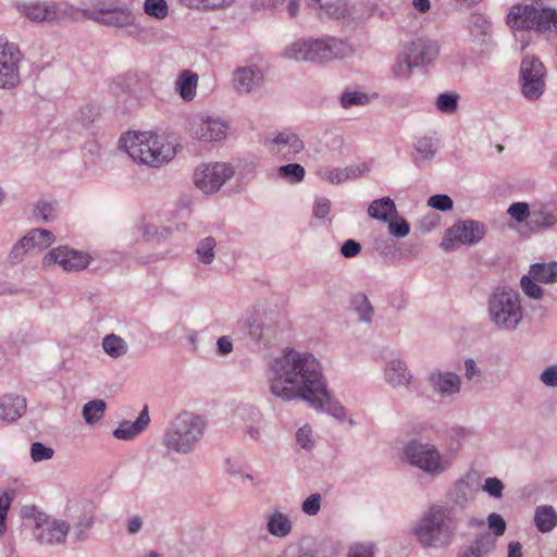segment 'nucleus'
I'll return each mask as SVG.
<instances>
[{
    "instance_id": "c756f323",
    "label": "nucleus",
    "mask_w": 557,
    "mask_h": 557,
    "mask_svg": "<svg viewBox=\"0 0 557 557\" xmlns=\"http://www.w3.org/2000/svg\"><path fill=\"white\" fill-rule=\"evenodd\" d=\"M197 85V73L190 70H184L180 73L175 81V91L183 100L191 101L196 97Z\"/></svg>"
},
{
    "instance_id": "8fccbe9b",
    "label": "nucleus",
    "mask_w": 557,
    "mask_h": 557,
    "mask_svg": "<svg viewBox=\"0 0 557 557\" xmlns=\"http://www.w3.org/2000/svg\"><path fill=\"white\" fill-rule=\"evenodd\" d=\"M263 8H285L290 17L296 16L299 9V0H260Z\"/></svg>"
},
{
    "instance_id": "7c9ffc66",
    "label": "nucleus",
    "mask_w": 557,
    "mask_h": 557,
    "mask_svg": "<svg viewBox=\"0 0 557 557\" xmlns=\"http://www.w3.org/2000/svg\"><path fill=\"white\" fill-rule=\"evenodd\" d=\"M368 214L374 220L387 222L397 216V209L393 199L383 197L369 205Z\"/></svg>"
},
{
    "instance_id": "f3484780",
    "label": "nucleus",
    "mask_w": 557,
    "mask_h": 557,
    "mask_svg": "<svg viewBox=\"0 0 557 557\" xmlns=\"http://www.w3.org/2000/svg\"><path fill=\"white\" fill-rule=\"evenodd\" d=\"M228 128V123L219 116L197 115L188 122L189 135L203 143L223 140Z\"/></svg>"
},
{
    "instance_id": "f03ea898",
    "label": "nucleus",
    "mask_w": 557,
    "mask_h": 557,
    "mask_svg": "<svg viewBox=\"0 0 557 557\" xmlns=\"http://www.w3.org/2000/svg\"><path fill=\"white\" fill-rule=\"evenodd\" d=\"M461 522L449 503L432 504L420 517L412 533L423 548H446L453 544Z\"/></svg>"
},
{
    "instance_id": "603ef678",
    "label": "nucleus",
    "mask_w": 557,
    "mask_h": 557,
    "mask_svg": "<svg viewBox=\"0 0 557 557\" xmlns=\"http://www.w3.org/2000/svg\"><path fill=\"white\" fill-rule=\"evenodd\" d=\"M94 524V518L90 515H82L73 527V535L77 541L87 539V533Z\"/></svg>"
},
{
    "instance_id": "bb28decb",
    "label": "nucleus",
    "mask_w": 557,
    "mask_h": 557,
    "mask_svg": "<svg viewBox=\"0 0 557 557\" xmlns=\"http://www.w3.org/2000/svg\"><path fill=\"white\" fill-rule=\"evenodd\" d=\"M449 500L458 512L459 517H461L462 511L467 508L468 504L473 499L471 494L470 483L466 479H460L455 482L451 490L448 493Z\"/></svg>"
},
{
    "instance_id": "72a5a7b5",
    "label": "nucleus",
    "mask_w": 557,
    "mask_h": 557,
    "mask_svg": "<svg viewBox=\"0 0 557 557\" xmlns=\"http://www.w3.org/2000/svg\"><path fill=\"white\" fill-rule=\"evenodd\" d=\"M529 274L539 283H557V262L534 263L530 267Z\"/></svg>"
},
{
    "instance_id": "412c9836",
    "label": "nucleus",
    "mask_w": 557,
    "mask_h": 557,
    "mask_svg": "<svg viewBox=\"0 0 557 557\" xmlns=\"http://www.w3.org/2000/svg\"><path fill=\"white\" fill-rule=\"evenodd\" d=\"M70 532V524L64 520L45 518L39 520L34 530L36 540L41 544H63Z\"/></svg>"
},
{
    "instance_id": "6e6d98bb",
    "label": "nucleus",
    "mask_w": 557,
    "mask_h": 557,
    "mask_svg": "<svg viewBox=\"0 0 557 557\" xmlns=\"http://www.w3.org/2000/svg\"><path fill=\"white\" fill-rule=\"evenodd\" d=\"M318 175L331 184L338 185L347 181L341 168H324L318 171Z\"/></svg>"
},
{
    "instance_id": "ddd939ff",
    "label": "nucleus",
    "mask_w": 557,
    "mask_h": 557,
    "mask_svg": "<svg viewBox=\"0 0 557 557\" xmlns=\"http://www.w3.org/2000/svg\"><path fill=\"white\" fill-rule=\"evenodd\" d=\"M485 234L486 227L482 222L458 221L446 231L441 247L445 251H454L461 245L473 246L480 243Z\"/></svg>"
},
{
    "instance_id": "e2e57ef3",
    "label": "nucleus",
    "mask_w": 557,
    "mask_h": 557,
    "mask_svg": "<svg viewBox=\"0 0 557 557\" xmlns=\"http://www.w3.org/2000/svg\"><path fill=\"white\" fill-rule=\"evenodd\" d=\"M487 523L495 537L503 535L506 531V521L499 513H490L487 517Z\"/></svg>"
},
{
    "instance_id": "cd10ccee",
    "label": "nucleus",
    "mask_w": 557,
    "mask_h": 557,
    "mask_svg": "<svg viewBox=\"0 0 557 557\" xmlns=\"http://www.w3.org/2000/svg\"><path fill=\"white\" fill-rule=\"evenodd\" d=\"M438 143L440 141L437 138L431 136H423L418 138L413 144V163L419 166L423 161H431L436 154Z\"/></svg>"
},
{
    "instance_id": "58836bf2",
    "label": "nucleus",
    "mask_w": 557,
    "mask_h": 557,
    "mask_svg": "<svg viewBox=\"0 0 557 557\" xmlns=\"http://www.w3.org/2000/svg\"><path fill=\"white\" fill-rule=\"evenodd\" d=\"M216 240L212 236H208L199 240L196 247V255L199 262L211 264L215 258Z\"/></svg>"
},
{
    "instance_id": "49530a36",
    "label": "nucleus",
    "mask_w": 557,
    "mask_h": 557,
    "mask_svg": "<svg viewBox=\"0 0 557 557\" xmlns=\"http://www.w3.org/2000/svg\"><path fill=\"white\" fill-rule=\"evenodd\" d=\"M458 99V95L454 92L440 94L436 99V108L442 113L451 114L457 111Z\"/></svg>"
},
{
    "instance_id": "2eb2a0df",
    "label": "nucleus",
    "mask_w": 557,
    "mask_h": 557,
    "mask_svg": "<svg viewBox=\"0 0 557 557\" xmlns=\"http://www.w3.org/2000/svg\"><path fill=\"white\" fill-rule=\"evenodd\" d=\"M234 173V168L227 163L200 164L195 170L194 183L202 193L211 195L218 193Z\"/></svg>"
},
{
    "instance_id": "bf43d9fd",
    "label": "nucleus",
    "mask_w": 557,
    "mask_h": 557,
    "mask_svg": "<svg viewBox=\"0 0 557 557\" xmlns=\"http://www.w3.org/2000/svg\"><path fill=\"white\" fill-rule=\"evenodd\" d=\"M296 441L301 448L306 450L312 449L314 446V440L311 428L308 425L299 428L296 432Z\"/></svg>"
},
{
    "instance_id": "1a4fd4ad",
    "label": "nucleus",
    "mask_w": 557,
    "mask_h": 557,
    "mask_svg": "<svg viewBox=\"0 0 557 557\" xmlns=\"http://www.w3.org/2000/svg\"><path fill=\"white\" fill-rule=\"evenodd\" d=\"M507 24L516 30H557V11L552 8L515 5L507 15Z\"/></svg>"
},
{
    "instance_id": "5fc2aeb1",
    "label": "nucleus",
    "mask_w": 557,
    "mask_h": 557,
    "mask_svg": "<svg viewBox=\"0 0 557 557\" xmlns=\"http://www.w3.org/2000/svg\"><path fill=\"white\" fill-rule=\"evenodd\" d=\"M13 497L9 492H0V536L7 531V517Z\"/></svg>"
},
{
    "instance_id": "4468645a",
    "label": "nucleus",
    "mask_w": 557,
    "mask_h": 557,
    "mask_svg": "<svg viewBox=\"0 0 557 557\" xmlns=\"http://www.w3.org/2000/svg\"><path fill=\"white\" fill-rule=\"evenodd\" d=\"M22 60L18 46L0 38V89L12 90L21 84Z\"/></svg>"
},
{
    "instance_id": "a878e982",
    "label": "nucleus",
    "mask_w": 557,
    "mask_h": 557,
    "mask_svg": "<svg viewBox=\"0 0 557 557\" xmlns=\"http://www.w3.org/2000/svg\"><path fill=\"white\" fill-rule=\"evenodd\" d=\"M267 531L274 537L284 539L293 531V521L283 511L273 510L267 517Z\"/></svg>"
},
{
    "instance_id": "4be33fe9",
    "label": "nucleus",
    "mask_w": 557,
    "mask_h": 557,
    "mask_svg": "<svg viewBox=\"0 0 557 557\" xmlns=\"http://www.w3.org/2000/svg\"><path fill=\"white\" fill-rule=\"evenodd\" d=\"M150 423L148 406L145 405L134 422L124 420L113 431V436L120 441H132L141 434Z\"/></svg>"
},
{
    "instance_id": "3c124183",
    "label": "nucleus",
    "mask_w": 557,
    "mask_h": 557,
    "mask_svg": "<svg viewBox=\"0 0 557 557\" xmlns=\"http://www.w3.org/2000/svg\"><path fill=\"white\" fill-rule=\"evenodd\" d=\"M505 485L503 481L496 476H488L484 480L482 491L488 496L499 499L504 495Z\"/></svg>"
},
{
    "instance_id": "c9c22d12",
    "label": "nucleus",
    "mask_w": 557,
    "mask_h": 557,
    "mask_svg": "<svg viewBox=\"0 0 557 557\" xmlns=\"http://www.w3.org/2000/svg\"><path fill=\"white\" fill-rule=\"evenodd\" d=\"M102 349L113 359L124 356L128 350L127 343L116 334H108L102 338Z\"/></svg>"
},
{
    "instance_id": "473e14b6",
    "label": "nucleus",
    "mask_w": 557,
    "mask_h": 557,
    "mask_svg": "<svg viewBox=\"0 0 557 557\" xmlns=\"http://www.w3.org/2000/svg\"><path fill=\"white\" fill-rule=\"evenodd\" d=\"M350 305L358 320L362 323H371L374 317V308L363 293L352 295Z\"/></svg>"
},
{
    "instance_id": "f8f14e48",
    "label": "nucleus",
    "mask_w": 557,
    "mask_h": 557,
    "mask_svg": "<svg viewBox=\"0 0 557 557\" xmlns=\"http://www.w3.org/2000/svg\"><path fill=\"white\" fill-rule=\"evenodd\" d=\"M547 72L543 62L534 55H525L520 64L519 86L528 101L539 100L546 89Z\"/></svg>"
},
{
    "instance_id": "dca6fc26",
    "label": "nucleus",
    "mask_w": 557,
    "mask_h": 557,
    "mask_svg": "<svg viewBox=\"0 0 557 557\" xmlns=\"http://www.w3.org/2000/svg\"><path fill=\"white\" fill-rule=\"evenodd\" d=\"M263 145L271 156L284 161L294 160L305 149L302 139L290 129L271 133Z\"/></svg>"
},
{
    "instance_id": "c85d7f7f",
    "label": "nucleus",
    "mask_w": 557,
    "mask_h": 557,
    "mask_svg": "<svg viewBox=\"0 0 557 557\" xmlns=\"http://www.w3.org/2000/svg\"><path fill=\"white\" fill-rule=\"evenodd\" d=\"M244 327L247 329L248 335L252 341L264 346L275 337V330L269 325H264L253 315L246 318L244 321Z\"/></svg>"
},
{
    "instance_id": "a19ab883",
    "label": "nucleus",
    "mask_w": 557,
    "mask_h": 557,
    "mask_svg": "<svg viewBox=\"0 0 557 557\" xmlns=\"http://www.w3.org/2000/svg\"><path fill=\"white\" fill-rule=\"evenodd\" d=\"M106 403L102 399L90 400L83 407V417L88 424L99 421L104 413Z\"/></svg>"
},
{
    "instance_id": "9d476101",
    "label": "nucleus",
    "mask_w": 557,
    "mask_h": 557,
    "mask_svg": "<svg viewBox=\"0 0 557 557\" xmlns=\"http://www.w3.org/2000/svg\"><path fill=\"white\" fill-rule=\"evenodd\" d=\"M438 54V46L435 41L417 38L406 45L398 54L394 73L398 77H409L413 69L431 63Z\"/></svg>"
},
{
    "instance_id": "de8ad7c7",
    "label": "nucleus",
    "mask_w": 557,
    "mask_h": 557,
    "mask_svg": "<svg viewBox=\"0 0 557 557\" xmlns=\"http://www.w3.org/2000/svg\"><path fill=\"white\" fill-rule=\"evenodd\" d=\"M99 115V110L94 104H85L77 112L76 120L77 122L85 128H89L97 116Z\"/></svg>"
},
{
    "instance_id": "b1692460",
    "label": "nucleus",
    "mask_w": 557,
    "mask_h": 557,
    "mask_svg": "<svg viewBox=\"0 0 557 557\" xmlns=\"http://www.w3.org/2000/svg\"><path fill=\"white\" fill-rule=\"evenodd\" d=\"M384 377L392 387H401L408 386L413 376L405 361L393 359L384 370Z\"/></svg>"
},
{
    "instance_id": "393cba45",
    "label": "nucleus",
    "mask_w": 557,
    "mask_h": 557,
    "mask_svg": "<svg viewBox=\"0 0 557 557\" xmlns=\"http://www.w3.org/2000/svg\"><path fill=\"white\" fill-rule=\"evenodd\" d=\"M26 409V400L21 396L5 395L0 399V420L14 422Z\"/></svg>"
},
{
    "instance_id": "6e6552de",
    "label": "nucleus",
    "mask_w": 557,
    "mask_h": 557,
    "mask_svg": "<svg viewBox=\"0 0 557 557\" xmlns=\"http://www.w3.org/2000/svg\"><path fill=\"white\" fill-rule=\"evenodd\" d=\"M406 461L430 476H438L451 466L449 458L444 456L438 448L431 443L411 440L404 446Z\"/></svg>"
},
{
    "instance_id": "423d86ee",
    "label": "nucleus",
    "mask_w": 557,
    "mask_h": 557,
    "mask_svg": "<svg viewBox=\"0 0 557 557\" xmlns=\"http://www.w3.org/2000/svg\"><path fill=\"white\" fill-rule=\"evenodd\" d=\"M354 54L352 46L345 39L325 36L315 39H298L285 48L284 55L296 61L325 63Z\"/></svg>"
},
{
    "instance_id": "a211bd4d",
    "label": "nucleus",
    "mask_w": 557,
    "mask_h": 557,
    "mask_svg": "<svg viewBox=\"0 0 557 557\" xmlns=\"http://www.w3.org/2000/svg\"><path fill=\"white\" fill-rule=\"evenodd\" d=\"M89 262L90 256L87 252L70 248L69 246L51 249L42 260L45 267L59 264L67 272L82 271L87 268Z\"/></svg>"
},
{
    "instance_id": "79ce46f5",
    "label": "nucleus",
    "mask_w": 557,
    "mask_h": 557,
    "mask_svg": "<svg viewBox=\"0 0 557 557\" xmlns=\"http://www.w3.org/2000/svg\"><path fill=\"white\" fill-rule=\"evenodd\" d=\"M57 202L40 199L34 208V216L42 222H50L57 218Z\"/></svg>"
},
{
    "instance_id": "4d7b16f0",
    "label": "nucleus",
    "mask_w": 557,
    "mask_h": 557,
    "mask_svg": "<svg viewBox=\"0 0 557 557\" xmlns=\"http://www.w3.org/2000/svg\"><path fill=\"white\" fill-rule=\"evenodd\" d=\"M507 212L512 219L520 223L525 221L529 216L531 218L532 214L529 205L522 201L510 205Z\"/></svg>"
},
{
    "instance_id": "69168bd1",
    "label": "nucleus",
    "mask_w": 557,
    "mask_h": 557,
    "mask_svg": "<svg viewBox=\"0 0 557 557\" xmlns=\"http://www.w3.org/2000/svg\"><path fill=\"white\" fill-rule=\"evenodd\" d=\"M28 249H30V246L26 236H24L13 246L10 252L11 261L14 263L18 262Z\"/></svg>"
},
{
    "instance_id": "e433bc0d",
    "label": "nucleus",
    "mask_w": 557,
    "mask_h": 557,
    "mask_svg": "<svg viewBox=\"0 0 557 557\" xmlns=\"http://www.w3.org/2000/svg\"><path fill=\"white\" fill-rule=\"evenodd\" d=\"M467 548L478 557H487L496 548V539L490 533L479 534Z\"/></svg>"
},
{
    "instance_id": "20e7f679",
    "label": "nucleus",
    "mask_w": 557,
    "mask_h": 557,
    "mask_svg": "<svg viewBox=\"0 0 557 557\" xmlns=\"http://www.w3.org/2000/svg\"><path fill=\"white\" fill-rule=\"evenodd\" d=\"M119 148L136 162L159 168L176 154L173 144L151 132H128L119 140Z\"/></svg>"
},
{
    "instance_id": "5701e85b",
    "label": "nucleus",
    "mask_w": 557,
    "mask_h": 557,
    "mask_svg": "<svg viewBox=\"0 0 557 557\" xmlns=\"http://www.w3.org/2000/svg\"><path fill=\"white\" fill-rule=\"evenodd\" d=\"M262 78L257 66L238 67L233 73V85L238 94H250L261 84Z\"/></svg>"
},
{
    "instance_id": "680f3d73",
    "label": "nucleus",
    "mask_w": 557,
    "mask_h": 557,
    "mask_svg": "<svg viewBox=\"0 0 557 557\" xmlns=\"http://www.w3.org/2000/svg\"><path fill=\"white\" fill-rule=\"evenodd\" d=\"M428 205L434 209L445 212L453 209L454 202L449 196L438 194L431 196L428 200Z\"/></svg>"
},
{
    "instance_id": "0e129e2a",
    "label": "nucleus",
    "mask_w": 557,
    "mask_h": 557,
    "mask_svg": "<svg viewBox=\"0 0 557 557\" xmlns=\"http://www.w3.org/2000/svg\"><path fill=\"white\" fill-rule=\"evenodd\" d=\"M348 557H374L370 543H357L349 547Z\"/></svg>"
},
{
    "instance_id": "aec40b11",
    "label": "nucleus",
    "mask_w": 557,
    "mask_h": 557,
    "mask_svg": "<svg viewBox=\"0 0 557 557\" xmlns=\"http://www.w3.org/2000/svg\"><path fill=\"white\" fill-rule=\"evenodd\" d=\"M426 381L433 394L441 398L454 397L461 391V377L451 371L432 369L428 373Z\"/></svg>"
},
{
    "instance_id": "7ed1b4c3",
    "label": "nucleus",
    "mask_w": 557,
    "mask_h": 557,
    "mask_svg": "<svg viewBox=\"0 0 557 557\" xmlns=\"http://www.w3.org/2000/svg\"><path fill=\"white\" fill-rule=\"evenodd\" d=\"M207 420L195 412L183 410L166 425L161 445L169 454L189 455L203 438Z\"/></svg>"
},
{
    "instance_id": "37998d69",
    "label": "nucleus",
    "mask_w": 557,
    "mask_h": 557,
    "mask_svg": "<svg viewBox=\"0 0 557 557\" xmlns=\"http://www.w3.org/2000/svg\"><path fill=\"white\" fill-rule=\"evenodd\" d=\"M320 407H312L315 410H322L330 413L332 417L337 419L338 421H344L346 418V409L338 401L332 399L330 392L327 391L326 397L321 400Z\"/></svg>"
},
{
    "instance_id": "09e8293b",
    "label": "nucleus",
    "mask_w": 557,
    "mask_h": 557,
    "mask_svg": "<svg viewBox=\"0 0 557 557\" xmlns=\"http://www.w3.org/2000/svg\"><path fill=\"white\" fill-rule=\"evenodd\" d=\"M537 283L530 274L523 275L520 280L523 293L532 299H540L543 296V288Z\"/></svg>"
},
{
    "instance_id": "9b49d317",
    "label": "nucleus",
    "mask_w": 557,
    "mask_h": 557,
    "mask_svg": "<svg viewBox=\"0 0 557 557\" xmlns=\"http://www.w3.org/2000/svg\"><path fill=\"white\" fill-rule=\"evenodd\" d=\"M84 15L104 26L117 28L136 26L133 11L121 4L119 0H97L90 10L84 12Z\"/></svg>"
},
{
    "instance_id": "a18cd8bd",
    "label": "nucleus",
    "mask_w": 557,
    "mask_h": 557,
    "mask_svg": "<svg viewBox=\"0 0 557 557\" xmlns=\"http://www.w3.org/2000/svg\"><path fill=\"white\" fill-rule=\"evenodd\" d=\"M144 11L147 15L157 20H164L169 14V8L165 0H145Z\"/></svg>"
},
{
    "instance_id": "f704fd0d",
    "label": "nucleus",
    "mask_w": 557,
    "mask_h": 557,
    "mask_svg": "<svg viewBox=\"0 0 557 557\" xmlns=\"http://www.w3.org/2000/svg\"><path fill=\"white\" fill-rule=\"evenodd\" d=\"M531 222L536 226L550 227L557 223V210L547 205H534Z\"/></svg>"
},
{
    "instance_id": "f257e3e1",
    "label": "nucleus",
    "mask_w": 557,
    "mask_h": 557,
    "mask_svg": "<svg viewBox=\"0 0 557 557\" xmlns=\"http://www.w3.org/2000/svg\"><path fill=\"white\" fill-rule=\"evenodd\" d=\"M268 381L271 394L283 401L302 400L310 407H320L327 395V382L318 358L289 347L270 360Z\"/></svg>"
},
{
    "instance_id": "864d4df0",
    "label": "nucleus",
    "mask_w": 557,
    "mask_h": 557,
    "mask_svg": "<svg viewBox=\"0 0 557 557\" xmlns=\"http://www.w3.org/2000/svg\"><path fill=\"white\" fill-rule=\"evenodd\" d=\"M53 455L54 449L52 447L46 446L40 442H35L30 446V458L34 462L49 460L53 457Z\"/></svg>"
},
{
    "instance_id": "774afa93",
    "label": "nucleus",
    "mask_w": 557,
    "mask_h": 557,
    "mask_svg": "<svg viewBox=\"0 0 557 557\" xmlns=\"http://www.w3.org/2000/svg\"><path fill=\"white\" fill-rule=\"evenodd\" d=\"M360 251L361 245L355 239L345 240L341 247V253L348 259L355 258Z\"/></svg>"
},
{
    "instance_id": "338daca9",
    "label": "nucleus",
    "mask_w": 557,
    "mask_h": 557,
    "mask_svg": "<svg viewBox=\"0 0 557 557\" xmlns=\"http://www.w3.org/2000/svg\"><path fill=\"white\" fill-rule=\"evenodd\" d=\"M541 382L548 387H557V364L544 369L540 375Z\"/></svg>"
},
{
    "instance_id": "39448f33",
    "label": "nucleus",
    "mask_w": 557,
    "mask_h": 557,
    "mask_svg": "<svg viewBox=\"0 0 557 557\" xmlns=\"http://www.w3.org/2000/svg\"><path fill=\"white\" fill-rule=\"evenodd\" d=\"M486 311L491 324L502 332H515L524 318L519 292L506 286H498L490 293Z\"/></svg>"
},
{
    "instance_id": "052dcab7",
    "label": "nucleus",
    "mask_w": 557,
    "mask_h": 557,
    "mask_svg": "<svg viewBox=\"0 0 557 557\" xmlns=\"http://www.w3.org/2000/svg\"><path fill=\"white\" fill-rule=\"evenodd\" d=\"M321 495L319 493L311 494L301 504V510L308 516H315L321 508Z\"/></svg>"
},
{
    "instance_id": "13d9d810",
    "label": "nucleus",
    "mask_w": 557,
    "mask_h": 557,
    "mask_svg": "<svg viewBox=\"0 0 557 557\" xmlns=\"http://www.w3.org/2000/svg\"><path fill=\"white\" fill-rule=\"evenodd\" d=\"M387 223H388L389 233L395 237H398V238L405 237L410 232L409 223L403 218L389 219V221H387Z\"/></svg>"
},
{
    "instance_id": "2f4dec72",
    "label": "nucleus",
    "mask_w": 557,
    "mask_h": 557,
    "mask_svg": "<svg viewBox=\"0 0 557 557\" xmlns=\"http://www.w3.org/2000/svg\"><path fill=\"white\" fill-rule=\"evenodd\" d=\"M534 523L542 533L550 532L557 525V512L550 505L539 506L534 512Z\"/></svg>"
},
{
    "instance_id": "ea45409f",
    "label": "nucleus",
    "mask_w": 557,
    "mask_h": 557,
    "mask_svg": "<svg viewBox=\"0 0 557 557\" xmlns=\"http://www.w3.org/2000/svg\"><path fill=\"white\" fill-rule=\"evenodd\" d=\"M25 236L30 248H38L40 250L49 247L54 242L53 233L42 228H34Z\"/></svg>"
},
{
    "instance_id": "4c0bfd02",
    "label": "nucleus",
    "mask_w": 557,
    "mask_h": 557,
    "mask_svg": "<svg viewBox=\"0 0 557 557\" xmlns=\"http://www.w3.org/2000/svg\"><path fill=\"white\" fill-rule=\"evenodd\" d=\"M277 177L282 181L295 185L299 184L305 180L306 171L305 168L299 163H288L277 168Z\"/></svg>"
},
{
    "instance_id": "6ab92c4d",
    "label": "nucleus",
    "mask_w": 557,
    "mask_h": 557,
    "mask_svg": "<svg viewBox=\"0 0 557 557\" xmlns=\"http://www.w3.org/2000/svg\"><path fill=\"white\" fill-rule=\"evenodd\" d=\"M20 14L32 22L52 23L64 17L65 11L61 5L52 1L32 0L16 4Z\"/></svg>"
},
{
    "instance_id": "c03bdc74",
    "label": "nucleus",
    "mask_w": 557,
    "mask_h": 557,
    "mask_svg": "<svg viewBox=\"0 0 557 557\" xmlns=\"http://www.w3.org/2000/svg\"><path fill=\"white\" fill-rule=\"evenodd\" d=\"M370 99L366 92L356 90H346L341 96V104L344 109H350L357 106H366Z\"/></svg>"
},
{
    "instance_id": "0eeeda50",
    "label": "nucleus",
    "mask_w": 557,
    "mask_h": 557,
    "mask_svg": "<svg viewBox=\"0 0 557 557\" xmlns=\"http://www.w3.org/2000/svg\"><path fill=\"white\" fill-rule=\"evenodd\" d=\"M112 91L116 97L117 107L124 112H132L152 95V81L146 73H128L119 77L112 86Z\"/></svg>"
}]
</instances>
